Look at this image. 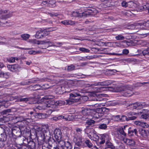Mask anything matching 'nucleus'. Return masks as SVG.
Wrapping results in <instances>:
<instances>
[{"label":"nucleus","instance_id":"nucleus-5","mask_svg":"<svg viewBox=\"0 0 149 149\" xmlns=\"http://www.w3.org/2000/svg\"><path fill=\"white\" fill-rule=\"evenodd\" d=\"M0 13L1 14L0 16V26H1L3 24L1 20L3 19H6L11 17L12 16V12L10 11L8 13L7 10H0Z\"/></svg>","mask_w":149,"mask_h":149},{"label":"nucleus","instance_id":"nucleus-62","mask_svg":"<svg viewBox=\"0 0 149 149\" xmlns=\"http://www.w3.org/2000/svg\"><path fill=\"white\" fill-rule=\"evenodd\" d=\"M102 140V141L99 142L100 144H104L105 143V141H104V140Z\"/></svg>","mask_w":149,"mask_h":149},{"label":"nucleus","instance_id":"nucleus-38","mask_svg":"<svg viewBox=\"0 0 149 149\" xmlns=\"http://www.w3.org/2000/svg\"><path fill=\"white\" fill-rule=\"evenodd\" d=\"M129 134L134 133L136 135L137 134V131L136 129H132V130H130L128 131Z\"/></svg>","mask_w":149,"mask_h":149},{"label":"nucleus","instance_id":"nucleus-15","mask_svg":"<svg viewBox=\"0 0 149 149\" xmlns=\"http://www.w3.org/2000/svg\"><path fill=\"white\" fill-rule=\"evenodd\" d=\"M132 107L134 109H137L143 108L145 106L144 103L136 102V103L133 104L131 105Z\"/></svg>","mask_w":149,"mask_h":149},{"label":"nucleus","instance_id":"nucleus-43","mask_svg":"<svg viewBox=\"0 0 149 149\" xmlns=\"http://www.w3.org/2000/svg\"><path fill=\"white\" fill-rule=\"evenodd\" d=\"M43 37H45L46 36H47L49 33V31H46L45 30H43Z\"/></svg>","mask_w":149,"mask_h":149},{"label":"nucleus","instance_id":"nucleus-35","mask_svg":"<svg viewBox=\"0 0 149 149\" xmlns=\"http://www.w3.org/2000/svg\"><path fill=\"white\" fill-rule=\"evenodd\" d=\"M107 125L106 124H102L99 125L98 128L101 129L105 130L107 128Z\"/></svg>","mask_w":149,"mask_h":149},{"label":"nucleus","instance_id":"nucleus-21","mask_svg":"<svg viewBox=\"0 0 149 149\" xmlns=\"http://www.w3.org/2000/svg\"><path fill=\"white\" fill-rule=\"evenodd\" d=\"M114 81L110 80H108L104 81L99 82L97 83L98 85L108 86L113 83Z\"/></svg>","mask_w":149,"mask_h":149},{"label":"nucleus","instance_id":"nucleus-49","mask_svg":"<svg viewBox=\"0 0 149 149\" xmlns=\"http://www.w3.org/2000/svg\"><path fill=\"white\" fill-rule=\"evenodd\" d=\"M109 54L112 55L120 56L122 54H118L115 53H110Z\"/></svg>","mask_w":149,"mask_h":149},{"label":"nucleus","instance_id":"nucleus-50","mask_svg":"<svg viewBox=\"0 0 149 149\" xmlns=\"http://www.w3.org/2000/svg\"><path fill=\"white\" fill-rule=\"evenodd\" d=\"M137 116H132L131 117H129L128 118L127 120H134V119H135L136 117Z\"/></svg>","mask_w":149,"mask_h":149},{"label":"nucleus","instance_id":"nucleus-51","mask_svg":"<svg viewBox=\"0 0 149 149\" xmlns=\"http://www.w3.org/2000/svg\"><path fill=\"white\" fill-rule=\"evenodd\" d=\"M61 23L64 25H68V20H66L62 21H61Z\"/></svg>","mask_w":149,"mask_h":149},{"label":"nucleus","instance_id":"nucleus-22","mask_svg":"<svg viewBox=\"0 0 149 149\" xmlns=\"http://www.w3.org/2000/svg\"><path fill=\"white\" fill-rule=\"evenodd\" d=\"M43 30L40 29L37 31L35 35V37L37 39H39L43 37Z\"/></svg>","mask_w":149,"mask_h":149},{"label":"nucleus","instance_id":"nucleus-63","mask_svg":"<svg viewBox=\"0 0 149 149\" xmlns=\"http://www.w3.org/2000/svg\"><path fill=\"white\" fill-rule=\"evenodd\" d=\"M56 29V28L53 27L52 28L50 29V31H53L55 30Z\"/></svg>","mask_w":149,"mask_h":149},{"label":"nucleus","instance_id":"nucleus-37","mask_svg":"<svg viewBox=\"0 0 149 149\" xmlns=\"http://www.w3.org/2000/svg\"><path fill=\"white\" fill-rule=\"evenodd\" d=\"M75 66L73 65H71L68 67L67 70L69 71H71L74 70Z\"/></svg>","mask_w":149,"mask_h":149},{"label":"nucleus","instance_id":"nucleus-12","mask_svg":"<svg viewBox=\"0 0 149 149\" xmlns=\"http://www.w3.org/2000/svg\"><path fill=\"white\" fill-rule=\"evenodd\" d=\"M119 139L123 140L125 143L130 146H134L135 145V142L132 139H128L123 137L120 138Z\"/></svg>","mask_w":149,"mask_h":149},{"label":"nucleus","instance_id":"nucleus-16","mask_svg":"<svg viewBox=\"0 0 149 149\" xmlns=\"http://www.w3.org/2000/svg\"><path fill=\"white\" fill-rule=\"evenodd\" d=\"M95 131V130L91 128L89 126L86 127V128L84 130L85 133L88 135L89 137Z\"/></svg>","mask_w":149,"mask_h":149},{"label":"nucleus","instance_id":"nucleus-1","mask_svg":"<svg viewBox=\"0 0 149 149\" xmlns=\"http://www.w3.org/2000/svg\"><path fill=\"white\" fill-rule=\"evenodd\" d=\"M95 93L102 92L105 91H109L115 92H121L124 94V95L126 97H129L131 96L133 93L132 91V88H128L127 87H117L113 88L112 87H96L93 88Z\"/></svg>","mask_w":149,"mask_h":149},{"label":"nucleus","instance_id":"nucleus-54","mask_svg":"<svg viewBox=\"0 0 149 149\" xmlns=\"http://www.w3.org/2000/svg\"><path fill=\"white\" fill-rule=\"evenodd\" d=\"M36 51L34 50H30L29 51L28 53L30 54H35Z\"/></svg>","mask_w":149,"mask_h":149},{"label":"nucleus","instance_id":"nucleus-7","mask_svg":"<svg viewBox=\"0 0 149 149\" xmlns=\"http://www.w3.org/2000/svg\"><path fill=\"white\" fill-rule=\"evenodd\" d=\"M136 114L137 117H139L141 119H147L149 117V110H143L142 112H140L137 113H132V115Z\"/></svg>","mask_w":149,"mask_h":149},{"label":"nucleus","instance_id":"nucleus-3","mask_svg":"<svg viewBox=\"0 0 149 149\" xmlns=\"http://www.w3.org/2000/svg\"><path fill=\"white\" fill-rule=\"evenodd\" d=\"M80 95L79 93L78 92H74L70 94V97L68 99L65 100L66 105H71L74 102L78 101L79 100L74 98Z\"/></svg>","mask_w":149,"mask_h":149},{"label":"nucleus","instance_id":"nucleus-14","mask_svg":"<svg viewBox=\"0 0 149 149\" xmlns=\"http://www.w3.org/2000/svg\"><path fill=\"white\" fill-rule=\"evenodd\" d=\"M127 127V125H125L123 127H121L119 128L117 130L118 133H119L121 135L123 136H119V134L118 135V138L121 137H123L125 138L126 136V134L125 132V130H126V128Z\"/></svg>","mask_w":149,"mask_h":149},{"label":"nucleus","instance_id":"nucleus-44","mask_svg":"<svg viewBox=\"0 0 149 149\" xmlns=\"http://www.w3.org/2000/svg\"><path fill=\"white\" fill-rule=\"evenodd\" d=\"M29 98H21L19 100V101L20 102H26L27 101H28L29 99Z\"/></svg>","mask_w":149,"mask_h":149},{"label":"nucleus","instance_id":"nucleus-61","mask_svg":"<svg viewBox=\"0 0 149 149\" xmlns=\"http://www.w3.org/2000/svg\"><path fill=\"white\" fill-rule=\"evenodd\" d=\"M4 67V65L2 63L0 62V68H2Z\"/></svg>","mask_w":149,"mask_h":149},{"label":"nucleus","instance_id":"nucleus-28","mask_svg":"<svg viewBox=\"0 0 149 149\" xmlns=\"http://www.w3.org/2000/svg\"><path fill=\"white\" fill-rule=\"evenodd\" d=\"M21 37L23 40H26L30 37V35L28 34H24L21 35Z\"/></svg>","mask_w":149,"mask_h":149},{"label":"nucleus","instance_id":"nucleus-27","mask_svg":"<svg viewBox=\"0 0 149 149\" xmlns=\"http://www.w3.org/2000/svg\"><path fill=\"white\" fill-rule=\"evenodd\" d=\"M58 105L59 106L66 105V101L65 100H58L56 102V105Z\"/></svg>","mask_w":149,"mask_h":149},{"label":"nucleus","instance_id":"nucleus-57","mask_svg":"<svg viewBox=\"0 0 149 149\" xmlns=\"http://www.w3.org/2000/svg\"><path fill=\"white\" fill-rule=\"evenodd\" d=\"M58 119H61L62 118H63L66 119V120H67V119L65 118H64V116H60L58 117Z\"/></svg>","mask_w":149,"mask_h":149},{"label":"nucleus","instance_id":"nucleus-23","mask_svg":"<svg viewBox=\"0 0 149 149\" xmlns=\"http://www.w3.org/2000/svg\"><path fill=\"white\" fill-rule=\"evenodd\" d=\"M140 134L141 136L144 138H146L148 136V134L145 130L142 129L139 131Z\"/></svg>","mask_w":149,"mask_h":149},{"label":"nucleus","instance_id":"nucleus-31","mask_svg":"<svg viewBox=\"0 0 149 149\" xmlns=\"http://www.w3.org/2000/svg\"><path fill=\"white\" fill-rule=\"evenodd\" d=\"M115 38L117 40H123L125 39V37L122 34H119L115 37Z\"/></svg>","mask_w":149,"mask_h":149},{"label":"nucleus","instance_id":"nucleus-24","mask_svg":"<svg viewBox=\"0 0 149 149\" xmlns=\"http://www.w3.org/2000/svg\"><path fill=\"white\" fill-rule=\"evenodd\" d=\"M95 123V121L94 120L90 119L87 120L86 122V125H88V126H93Z\"/></svg>","mask_w":149,"mask_h":149},{"label":"nucleus","instance_id":"nucleus-45","mask_svg":"<svg viewBox=\"0 0 149 149\" xmlns=\"http://www.w3.org/2000/svg\"><path fill=\"white\" fill-rule=\"evenodd\" d=\"M75 24V22L71 20H68V25H73Z\"/></svg>","mask_w":149,"mask_h":149},{"label":"nucleus","instance_id":"nucleus-47","mask_svg":"<svg viewBox=\"0 0 149 149\" xmlns=\"http://www.w3.org/2000/svg\"><path fill=\"white\" fill-rule=\"evenodd\" d=\"M121 5L123 7H126L127 6V3L125 1H123L121 3Z\"/></svg>","mask_w":149,"mask_h":149},{"label":"nucleus","instance_id":"nucleus-4","mask_svg":"<svg viewBox=\"0 0 149 149\" xmlns=\"http://www.w3.org/2000/svg\"><path fill=\"white\" fill-rule=\"evenodd\" d=\"M50 98L49 97L45 96L41 100V103L43 104V106H46V109L51 107L55 103L54 101L50 100Z\"/></svg>","mask_w":149,"mask_h":149},{"label":"nucleus","instance_id":"nucleus-19","mask_svg":"<svg viewBox=\"0 0 149 149\" xmlns=\"http://www.w3.org/2000/svg\"><path fill=\"white\" fill-rule=\"evenodd\" d=\"M28 42L32 44H37L38 45H44L46 43L44 41L37 40L36 39H29Z\"/></svg>","mask_w":149,"mask_h":149},{"label":"nucleus","instance_id":"nucleus-25","mask_svg":"<svg viewBox=\"0 0 149 149\" xmlns=\"http://www.w3.org/2000/svg\"><path fill=\"white\" fill-rule=\"evenodd\" d=\"M93 116L97 118H99L101 117L103 115L102 113H99L97 111H95L93 113Z\"/></svg>","mask_w":149,"mask_h":149},{"label":"nucleus","instance_id":"nucleus-36","mask_svg":"<svg viewBox=\"0 0 149 149\" xmlns=\"http://www.w3.org/2000/svg\"><path fill=\"white\" fill-rule=\"evenodd\" d=\"M109 110V109L107 108H106L105 107H103L97 110L100 112H105V111L107 112Z\"/></svg>","mask_w":149,"mask_h":149},{"label":"nucleus","instance_id":"nucleus-32","mask_svg":"<svg viewBox=\"0 0 149 149\" xmlns=\"http://www.w3.org/2000/svg\"><path fill=\"white\" fill-rule=\"evenodd\" d=\"M42 149H50V146L46 143H43L42 146Z\"/></svg>","mask_w":149,"mask_h":149},{"label":"nucleus","instance_id":"nucleus-52","mask_svg":"<svg viewBox=\"0 0 149 149\" xmlns=\"http://www.w3.org/2000/svg\"><path fill=\"white\" fill-rule=\"evenodd\" d=\"M76 132L78 133H79L80 134H81L82 133V130L81 128H76Z\"/></svg>","mask_w":149,"mask_h":149},{"label":"nucleus","instance_id":"nucleus-26","mask_svg":"<svg viewBox=\"0 0 149 149\" xmlns=\"http://www.w3.org/2000/svg\"><path fill=\"white\" fill-rule=\"evenodd\" d=\"M84 143L86 146L89 148H91L93 146V144L89 140H86L84 142Z\"/></svg>","mask_w":149,"mask_h":149},{"label":"nucleus","instance_id":"nucleus-48","mask_svg":"<svg viewBox=\"0 0 149 149\" xmlns=\"http://www.w3.org/2000/svg\"><path fill=\"white\" fill-rule=\"evenodd\" d=\"M148 83V82H144L143 83L138 82L137 83V86H141L145 84Z\"/></svg>","mask_w":149,"mask_h":149},{"label":"nucleus","instance_id":"nucleus-34","mask_svg":"<svg viewBox=\"0 0 149 149\" xmlns=\"http://www.w3.org/2000/svg\"><path fill=\"white\" fill-rule=\"evenodd\" d=\"M109 136L107 134H104L101 135L100 139L101 140H104L105 141V139H107L109 138Z\"/></svg>","mask_w":149,"mask_h":149},{"label":"nucleus","instance_id":"nucleus-11","mask_svg":"<svg viewBox=\"0 0 149 149\" xmlns=\"http://www.w3.org/2000/svg\"><path fill=\"white\" fill-rule=\"evenodd\" d=\"M75 144L79 146H82L84 143V139L81 135H79L75 137Z\"/></svg>","mask_w":149,"mask_h":149},{"label":"nucleus","instance_id":"nucleus-6","mask_svg":"<svg viewBox=\"0 0 149 149\" xmlns=\"http://www.w3.org/2000/svg\"><path fill=\"white\" fill-rule=\"evenodd\" d=\"M90 12L86 11L85 12L82 13H79V12L77 11H74L72 13V16L73 17H87L90 15H91V13L93 12H94L95 11H96L94 9L92 10H89Z\"/></svg>","mask_w":149,"mask_h":149},{"label":"nucleus","instance_id":"nucleus-59","mask_svg":"<svg viewBox=\"0 0 149 149\" xmlns=\"http://www.w3.org/2000/svg\"><path fill=\"white\" fill-rule=\"evenodd\" d=\"M4 72L0 71V77H3Z\"/></svg>","mask_w":149,"mask_h":149},{"label":"nucleus","instance_id":"nucleus-60","mask_svg":"<svg viewBox=\"0 0 149 149\" xmlns=\"http://www.w3.org/2000/svg\"><path fill=\"white\" fill-rule=\"evenodd\" d=\"M49 15L51 16L52 17L54 16H57L58 15L57 14H55V13L52 14L51 13H50Z\"/></svg>","mask_w":149,"mask_h":149},{"label":"nucleus","instance_id":"nucleus-55","mask_svg":"<svg viewBox=\"0 0 149 149\" xmlns=\"http://www.w3.org/2000/svg\"><path fill=\"white\" fill-rule=\"evenodd\" d=\"M45 42H46V43L45 44H46L47 43H48L49 45V46H50V45H54V44H53V43L52 42H50V41H45Z\"/></svg>","mask_w":149,"mask_h":149},{"label":"nucleus","instance_id":"nucleus-42","mask_svg":"<svg viewBox=\"0 0 149 149\" xmlns=\"http://www.w3.org/2000/svg\"><path fill=\"white\" fill-rule=\"evenodd\" d=\"M79 50L84 52H88L90 51V50L88 49L83 47L79 48Z\"/></svg>","mask_w":149,"mask_h":149},{"label":"nucleus","instance_id":"nucleus-58","mask_svg":"<svg viewBox=\"0 0 149 149\" xmlns=\"http://www.w3.org/2000/svg\"><path fill=\"white\" fill-rule=\"evenodd\" d=\"M49 3V1H43L42 3V4L44 5H46Z\"/></svg>","mask_w":149,"mask_h":149},{"label":"nucleus","instance_id":"nucleus-29","mask_svg":"<svg viewBox=\"0 0 149 149\" xmlns=\"http://www.w3.org/2000/svg\"><path fill=\"white\" fill-rule=\"evenodd\" d=\"M142 53L143 56L146 57L149 56V48H147L146 49L142 51Z\"/></svg>","mask_w":149,"mask_h":149},{"label":"nucleus","instance_id":"nucleus-41","mask_svg":"<svg viewBox=\"0 0 149 149\" xmlns=\"http://www.w3.org/2000/svg\"><path fill=\"white\" fill-rule=\"evenodd\" d=\"M55 43L57 44V45H50V46H54L55 47H60L63 44L61 42H56Z\"/></svg>","mask_w":149,"mask_h":149},{"label":"nucleus","instance_id":"nucleus-64","mask_svg":"<svg viewBox=\"0 0 149 149\" xmlns=\"http://www.w3.org/2000/svg\"><path fill=\"white\" fill-rule=\"evenodd\" d=\"M145 6L146 7V9L148 10V12H149V5L147 4Z\"/></svg>","mask_w":149,"mask_h":149},{"label":"nucleus","instance_id":"nucleus-40","mask_svg":"<svg viewBox=\"0 0 149 149\" xmlns=\"http://www.w3.org/2000/svg\"><path fill=\"white\" fill-rule=\"evenodd\" d=\"M128 118H127V117L124 115L122 116L121 117H120V121H124L125 120L128 121L127 119Z\"/></svg>","mask_w":149,"mask_h":149},{"label":"nucleus","instance_id":"nucleus-13","mask_svg":"<svg viewBox=\"0 0 149 149\" xmlns=\"http://www.w3.org/2000/svg\"><path fill=\"white\" fill-rule=\"evenodd\" d=\"M59 143L60 144L64 143L63 145L61 146L63 149H71L72 148L71 143L68 141L64 142L62 140Z\"/></svg>","mask_w":149,"mask_h":149},{"label":"nucleus","instance_id":"nucleus-53","mask_svg":"<svg viewBox=\"0 0 149 149\" xmlns=\"http://www.w3.org/2000/svg\"><path fill=\"white\" fill-rule=\"evenodd\" d=\"M9 73L8 72L4 73V76L3 77L7 78L9 77Z\"/></svg>","mask_w":149,"mask_h":149},{"label":"nucleus","instance_id":"nucleus-8","mask_svg":"<svg viewBox=\"0 0 149 149\" xmlns=\"http://www.w3.org/2000/svg\"><path fill=\"white\" fill-rule=\"evenodd\" d=\"M132 29H146L145 27H149V20L143 22L138 23L135 24V25H132L131 26Z\"/></svg>","mask_w":149,"mask_h":149},{"label":"nucleus","instance_id":"nucleus-18","mask_svg":"<svg viewBox=\"0 0 149 149\" xmlns=\"http://www.w3.org/2000/svg\"><path fill=\"white\" fill-rule=\"evenodd\" d=\"M19 67V65L17 64L7 65L8 70L13 72L16 71L18 70Z\"/></svg>","mask_w":149,"mask_h":149},{"label":"nucleus","instance_id":"nucleus-33","mask_svg":"<svg viewBox=\"0 0 149 149\" xmlns=\"http://www.w3.org/2000/svg\"><path fill=\"white\" fill-rule=\"evenodd\" d=\"M46 106H43V104L41 103L36 107V108L37 109L39 110L45 109H46Z\"/></svg>","mask_w":149,"mask_h":149},{"label":"nucleus","instance_id":"nucleus-20","mask_svg":"<svg viewBox=\"0 0 149 149\" xmlns=\"http://www.w3.org/2000/svg\"><path fill=\"white\" fill-rule=\"evenodd\" d=\"M89 138L91 140L95 141H97L99 139V137L97 134V133L95 131L89 137Z\"/></svg>","mask_w":149,"mask_h":149},{"label":"nucleus","instance_id":"nucleus-30","mask_svg":"<svg viewBox=\"0 0 149 149\" xmlns=\"http://www.w3.org/2000/svg\"><path fill=\"white\" fill-rule=\"evenodd\" d=\"M112 117V120L116 121H120V115L113 116Z\"/></svg>","mask_w":149,"mask_h":149},{"label":"nucleus","instance_id":"nucleus-39","mask_svg":"<svg viewBox=\"0 0 149 149\" xmlns=\"http://www.w3.org/2000/svg\"><path fill=\"white\" fill-rule=\"evenodd\" d=\"M18 59L17 58L11 57L8 59V61L11 63H13L15 61V60H18Z\"/></svg>","mask_w":149,"mask_h":149},{"label":"nucleus","instance_id":"nucleus-46","mask_svg":"<svg viewBox=\"0 0 149 149\" xmlns=\"http://www.w3.org/2000/svg\"><path fill=\"white\" fill-rule=\"evenodd\" d=\"M129 53V51L128 49H123V53L125 54H127Z\"/></svg>","mask_w":149,"mask_h":149},{"label":"nucleus","instance_id":"nucleus-10","mask_svg":"<svg viewBox=\"0 0 149 149\" xmlns=\"http://www.w3.org/2000/svg\"><path fill=\"white\" fill-rule=\"evenodd\" d=\"M54 134L55 138L58 143L62 141L61 140L62 136V132L60 129H55L54 132Z\"/></svg>","mask_w":149,"mask_h":149},{"label":"nucleus","instance_id":"nucleus-2","mask_svg":"<svg viewBox=\"0 0 149 149\" xmlns=\"http://www.w3.org/2000/svg\"><path fill=\"white\" fill-rule=\"evenodd\" d=\"M36 133L37 135H38V136L41 138V140L44 141H46L49 138L47 125H44L37 127Z\"/></svg>","mask_w":149,"mask_h":149},{"label":"nucleus","instance_id":"nucleus-9","mask_svg":"<svg viewBox=\"0 0 149 149\" xmlns=\"http://www.w3.org/2000/svg\"><path fill=\"white\" fill-rule=\"evenodd\" d=\"M90 109L87 108H84L82 109L81 111V114L82 116L81 119L82 120H85L86 119L90 118Z\"/></svg>","mask_w":149,"mask_h":149},{"label":"nucleus","instance_id":"nucleus-56","mask_svg":"<svg viewBox=\"0 0 149 149\" xmlns=\"http://www.w3.org/2000/svg\"><path fill=\"white\" fill-rule=\"evenodd\" d=\"M4 145V142L2 141H0V148L3 147Z\"/></svg>","mask_w":149,"mask_h":149},{"label":"nucleus","instance_id":"nucleus-17","mask_svg":"<svg viewBox=\"0 0 149 149\" xmlns=\"http://www.w3.org/2000/svg\"><path fill=\"white\" fill-rule=\"evenodd\" d=\"M134 123L135 125L145 128H147L149 126V125L146 122L136 121H135Z\"/></svg>","mask_w":149,"mask_h":149}]
</instances>
